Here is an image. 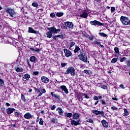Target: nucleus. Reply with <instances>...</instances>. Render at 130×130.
Returning <instances> with one entry per match:
<instances>
[{
    "label": "nucleus",
    "mask_w": 130,
    "mask_h": 130,
    "mask_svg": "<svg viewBox=\"0 0 130 130\" xmlns=\"http://www.w3.org/2000/svg\"><path fill=\"white\" fill-rule=\"evenodd\" d=\"M49 31L46 32L47 38H51L52 37V34H57L60 32V29H56L55 27L52 26L48 28Z\"/></svg>",
    "instance_id": "1"
},
{
    "label": "nucleus",
    "mask_w": 130,
    "mask_h": 130,
    "mask_svg": "<svg viewBox=\"0 0 130 130\" xmlns=\"http://www.w3.org/2000/svg\"><path fill=\"white\" fill-rule=\"evenodd\" d=\"M76 70L74 67L68 68L66 72H65L66 75H69L70 74L71 76L74 77L76 75Z\"/></svg>",
    "instance_id": "2"
},
{
    "label": "nucleus",
    "mask_w": 130,
    "mask_h": 130,
    "mask_svg": "<svg viewBox=\"0 0 130 130\" xmlns=\"http://www.w3.org/2000/svg\"><path fill=\"white\" fill-rule=\"evenodd\" d=\"M120 21L123 25H126L129 24V19H128V17L121 16L120 17Z\"/></svg>",
    "instance_id": "3"
},
{
    "label": "nucleus",
    "mask_w": 130,
    "mask_h": 130,
    "mask_svg": "<svg viewBox=\"0 0 130 130\" xmlns=\"http://www.w3.org/2000/svg\"><path fill=\"white\" fill-rule=\"evenodd\" d=\"M5 12H6V13H8V14L10 15V17H13L16 15V12H15V10L10 8L5 9Z\"/></svg>",
    "instance_id": "4"
},
{
    "label": "nucleus",
    "mask_w": 130,
    "mask_h": 130,
    "mask_svg": "<svg viewBox=\"0 0 130 130\" xmlns=\"http://www.w3.org/2000/svg\"><path fill=\"white\" fill-rule=\"evenodd\" d=\"M90 25H91V26H104V24H103V23L97 20L90 21Z\"/></svg>",
    "instance_id": "5"
},
{
    "label": "nucleus",
    "mask_w": 130,
    "mask_h": 130,
    "mask_svg": "<svg viewBox=\"0 0 130 130\" xmlns=\"http://www.w3.org/2000/svg\"><path fill=\"white\" fill-rule=\"evenodd\" d=\"M78 56L79 59L83 61V62H88V63H89V61H88V60L87 59V57H86V56H84L83 54H80L78 55Z\"/></svg>",
    "instance_id": "6"
},
{
    "label": "nucleus",
    "mask_w": 130,
    "mask_h": 130,
    "mask_svg": "<svg viewBox=\"0 0 130 130\" xmlns=\"http://www.w3.org/2000/svg\"><path fill=\"white\" fill-rule=\"evenodd\" d=\"M88 16H89V12H88V11L84 10L81 12L79 17H81V18H84V19H87V18H88Z\"/></svg>",
    "instance_id": "7"
},
{
    "label": "nucleus",
    "mask_w": 130,
    "mask_h": 130,
    "mask_svg": "<svg viewBox=\"0 0 130 130\" xmlns=\"http://www.w3.org/2000/svg\"><path fill=\"white\" fill-rule=\"evenodd\" d=\"M63 51L65 53V56H66V57H70V56H72V52L71 51L68 50L67 49H64Z\"/></svg>",
    "instance_id": "8"
},
{
    "label": "nucleus",
    "mask_w": 130,
    "mask_h": 130,
    "mask_svg": "<svg viewBox=\"0 0 130 130\" xmlns=\"http://www.w3.org/2000/svg\"><path fill=\"white\" fill-rule=\"evenodd\" d=\"M64 24L65 26H67V27H68V28H70V29H73V28H74V24L73 22L67 21L65 22Z\"/></svg>",
    "instance_id": "9"
},
{
    "label": "nucleus",
    "mask_w": 130,
    "mask_h": 130,
    "mask_svg": "<svg viewBox=\"0 0 130 130\" xmlns=\"http://www.w3.org/2000/svg\"><path fill=\"white\" fill-rule=\"evenodd\" d=\"M24 117L26 119H32L33 118V115H32L30 113L27 112L24 114Z\"/></svg>",
    "instance_id": "10"
},
{
    "label": "nucleus",
    "mask_w": 130,
    "mask_h": 130,
    "mask_svg": "<svg viewBox=\"0 0 130 130\" xmlns=\"http://www.w3.org/2000/svg\"><path fill=\"white\" fill-rule=\"evenodd\" d=\"M70 119L71 120V123L72 125L77 126V125H80V120H78L77 121H76L74 119Z\"/></svg>",
    "instance_id": "11"
},
{
    "label": "nucleus",
    "mask_w": 130,
    "mask_h": 130,
    "mask_svg": "<svg viewBox=\"0 0 130 130\" xmlns=\"http://www.w3.org/2000/svg\"><path fill=\"white\" fill-rule=\"evenodd\" d=\"M41 81L42 83H44L45 84H47L49 83V79L45 76H42L41 77Z\"/></svg>",
    "instance_id": "12"
},
{
    "label": "nucleus",
    "mask_w": 130,
    "mask_h": 130,
    "mask_svg": "<svg viewBox=\"0 0 130 130\" xmlns=\"http://www.w3.org/2000/svg\"><path fill=\"white\" fill-rule=\"evenodd\" d=\"M60 89L62 90V91H64L65 94H69V90L68 89L66 85H61L60 87Z\"/></svg>",
    "instance_id": "13"
},
{
    "label": "nucleus",
    "mask_w": 130,
    "mask_h": 130,
    "mask_svg": "<svg viewBox=\"0 0 130 130\" xmlns=\"http://www.w3.org/2000/svg\"><path fill=\"white\" fill-rule=\"evenodd\" d=\"M15 70L17 73H23V68L20 66L15 67Z\"/></svg>",
    "instance_id": "14"
},
{
    "label": "nucleus",
    "mask_w": 130,
    "mask_h": 130,
    "mask_svg": "<svg viewBox=\"0 0 130 130\" xmlns=\"http://www.w3.org/2000/svg\"><path fill=\"white\" fill-rule=\"evenodd\" d=\"M28 32L34 33V34H38L39 33V32L34 30L32 27H28Z\"/></svg>",
    "instance_id": "15"
},
{
    "label": "nucleus",
    "mask_w": 130,
    "mask_h": 130,
    "mask_svg": "<svg viewBox=\"0 0 130 130\" xmlns=\"http://www.w3.org/2000/svg\"><path fill=\"white\" fill-rule=\"evenodd\" d=\"M14 110L15 109L14 108H8V109H6V112L7 114H12Z\"/></svg>",
    "instance_id": "16"
},
{
    "label": "nucleus",
    "mask_w": 130,
    "mask_h": 130,
    "mask_svg": "<svg viewBox=\"0 0 130 130\" xmlns=\"http://www.w3.org/2000/svg\"><path fill=\"white\" fill-rule=\"evenodd\" d=\"M72 117L74 119L77 120L80 118V114H78L77 113H75L72 115Z\"/></svg>",
    "instance_id": "17"
},
{
    "label": "nucleus",
    "mask_w": 130,
    "mask_h": 130,
    "mask_svg": "<svg viewBox=\"0 0 130 130\" xmlns=\"http://www.w3.org/2000/svg\"><path fill=\"white\" fill-rule=\"evenodd\" d=\"M101 123L102 124L104 127H108V123L106 122V120H103L101 121Z\"/></svg>",
    "instance_id": "18"
},
{
    "label": "nucleus",
    "mask_w": 130,
    "mask_h": 130,
    "mask_svg": "<svg viewBox=\"0 0 130 130\" xmlns=\"http://www.w3.org/2000/svg\"><path fill=\"white\" fill-rule=\"evenodd\" d=\"M114 51L116 53L115 56H118V55H119V49L118 48V47H115Z\"/></svg>",
    "instance_id": "19"
},
{
    "label": "nucleus",
    "mask_w": 130,
    "mask_h": 130,
    "mask_svg": "<svg viewBox=\"0 0 130 130\" xmlns=\"http://www.w3.org/2000/svg\"><path fill=\"white\" fill-rule=\"evenodd\" d=\"M36 91H37V92H38V93H40L38 95L37 97H40V96H41L42 95V93H41V88H35Z\"/></svg>",
    "instance_id": "20"
},
{
    "label": "nucleus",
    "mask_w": 130,
    "mask_h": 130,
    "mask_svg": "<svg viewBox=\"0 0 130 130\" xmlns=\"http://www.w3.org/2000/svg\"><path fill=\"white\" fill-rule=\"evenodd\" d=\"M56 111H58L59 115H62V114L63 113V110H62L61 108L59 107L57 108Z\"/></svg>",
    "instance_id": "21"
},
{
    "label": "nucleus",
    "mask_w": 130,
    "mask_h": 130,
    "mask_svg": "<svg viewBox=\"0 0 130 130\" xmlns=\"http://www.w3.org/2000/svg\"><path fill=\"white\" fill-rule=\"evenodd\" d=\"M124 110V113H123L122 115L123 116H127V115H129V113H128V111H127V110L125 108L123 109Z\"/></svg>",
    "instance_id": "22"
},
{
    "label": "nucleus",
    "mask_w": 130,
    "mask_h": 130,
    "mask_svg": "<svg viewBox=\"0 0 130 130\" xmlns=\"http://www.w3.org/2000/svg\"><path fill=\"white\" fill-rule=\"evenodd\" d=\"M22 79H23V80H29V79H30V75L28 74H26L24 75Z\"/></svg>",
    "instance_id": "23"
},
{
    "label": "nucleus",
    "mask_w": 130,
    "mask_h": 130,
    "mask_svg": "<svg viewBox=\"0 0 130 130\" xmlns=\"http://www.w3.org/2000/svg\"><path fill=\"white\" fill-rule=\"evenodd\" d=\"M80 50H81V48H80V47L79 46H76L74 50V53H77V52H79V51H80Z\"/></svg>",
    "instance_id": "24"
},
{
    "label": "nucleus",
    "mask_w": 130,
    "mask_h": 130,
    "mask_svg": "<svg viewBox=\"0 0 130 130\" xmlns=\"http://www.w3.org/2000/svg\"><path fill=\"white\" fill-rule=\"evenodd\" d=\"M102 105H103L104 107H106L108 105V104L103 100H101Z\"/></svg>",
    "instance_id": "25"
},
{
    "label": "nucleus",
    "mask_w": 130,
    "mask_h": 130,
    "mask_svg": "<svg viewBox=\"0 0 130 130\" xmlns=\"http://www.w3.org/2000/svg\"><path fill=\"white\" fill-rule=\"evenodd\" d=\"M64 116H66V117H69V118H71L72 116H73V113H64Z\"/></svg>",
    "instance_id": "26"
},
{
    "label": "nucleus",
    "mask_w": 130,
    "mask_h": 130,
    "mask_svg": "<svg viewBox=\"0 0 130 130\" xmlns=\"http://www.w3.org/2000/svg\"><path fill=\"white\" fill-rule=\"evenodd\" d=\"M11 126L17 128L19 127V124H18V123L16 122V121H14V123L11 124Z\"/></svg>",
    "instance_id": "27"
},
{
    "label": "nucleus",
    "mask_w": 130,
    "mask_h": 130,
    "mask_svg": "<svg viewBox=\"0 0 130 130\" xmlns=\"http://www.w3.org/2000/svg\"><path fill=\"white\" fill-rule=\"evenodd\" d=\"M51 123H57V118H51Z\"/></svg>",
    "instance_id": "28"
},
{
    "label": "nucleus",
    "mask_w": 130,
    "mask_h": 130,
    "mask_svg": "<svg viewBox=\"0 0 130 130\" xmlns=\"http://www.w3.org/2000/svg\"><path fill=\"white\" fill-rule=\"evenodd\" d=\"M29 60L31 62H35L36 61V57L34 56H32L29 58Z\"/></svg>",
    "instance_id": "29"
},
{
    "label": "nucleus",
    "mask_w": 130,
    "mask_h": 130,
    "mask_svg": "<svg viewBox=\"0 0 130 130\" xmlns=\"http://www.w3.org/2000/svg\"><path fill=\"white\" fill-rule=\"evenodd\" d=\"M84 73H85V74H87V75H92V71L90 70H84Z\"/></svg>",
    "instance_id": "30"
},
{
    "label": "nucleus",
    "mask_w": 130,
    "mask_h": 130,
    "mask_svg": "<svg viewBox=\"0 0 130 130\" xmlns=\"http://www.w3.org/2000/svg\"><path fill=\"white\" fill-rule=\"evenodd\" d=\"M31 6L34 7V8H37L38 7V3H37V2L35 1L32 3Z\"/></svg>",
    "instance_id": "31"
},
{
    "label": "nucleus",
    "mask_w": 130,
    "mask_h": 130,
    "mask_svg": "<svg viewBox=\"0 0 130 130\" xmlns=\"http://www.w3.org/2000/svg\"><path fill=\"white\" fill-rule=\"evenodd\" d=\"M56 16H57V17H62V16H63V13H62V12H57L56 14Z\"/></svg>",
    "instance_id": "32"
},
{
    "label": "nucleus",
    "mask_w": 130,
    "mask_h": 130,
    "mask_svg": "<svg viewBox=\"0 0 130 130\" xmlns=\"http://www.w3.org/2000/svg\"><path fill=\"white\" fill-rule=\"evenodd\" d=\"M87 38H88V39L89 40H91V41H92V40H93V39H94V36H93V35H91V36H90V35H87Z\"/></svg>",
    "instance_id": "33"
},
{
    "label": "nucleus",
    "mask_w": 130,
    "mask_h": 130,
    "mask_svg": "<svg viewBox=\"0 0 130 130\" xmlns=\"http://www.w3.org/2000/svg\"><path fill=\"white\" fill-rule=\"evenodd\" d=\"M99 35L102 37H107V34H104V32H100Z\"/></svg>",
    "instance_id": "34"
},
{
    "label": "nucleus",
    "mask_w": 130,
    "mask_h": 130,
    "mask_svg": "<svg viewBox=\"0 0 130 130\" xmlns=\"http://www.w3.org/2000/svg\"><path fill=\"white\" fill-rule=\"evenodd\" d=\"M14 115L15 117H20V115H21V114L19 112H15L14 113Z\"/></svg>",
    "instance_id": "35"
},
{
    "label": "nucleus",
    "mask_w": 130,
    "mask_h": 130,
    "mask_svg": "<svg viewBox=\"0 0 130 130\" xmlns=\"http://www.w3.org/2000/svg\"><path fill=\"white\" fill-rule=\"evenodd\" d=\"M100 88H102V89H104V90H106V89H107V86L106 85L100 84Z\"/></svg>",
    "instance_id": "36"
},
{
    "label": "nucleus",
    "mask_w": 130,
    "mask_h": 130,
    "mask_svg": "<svg viewBox=\"0 0 130 130\" xmlns=\"http://www.w3.org/2000/svg\"><path fill=\"white\" fill-rule=\"evenodd\" d=\"M5 85V82L2 79H0V86L4 87Z\"/></svg>",
    "instance_id": "37"
},
{
    "label": "nucleus",
    "mask_w": 130,
    "mask_h": 130,
    "mask_svg": "<svg viewBox=\"0 0 130 130\" xmlns=\"http://www.w3.org/2000/svg\"><path fill=\"white\" fill-rule=\"evenodd\" d=\"M117 60H118L117 58H113V59H112L111 62L112 63H115V62H116L117 61Z\"/></svg>",
    "instance_id": "38"
},
{
    "label": "nucleus",
    "mask_w": 130,
    "mask_h": 130,
    "mask_svg": "<svg viewBox=\"0 0 130 130\" xmlns=\"http://www.w3.org/2000/svg\"><path fill=\"white\" fill-rule=\"evenodd\" d=\"M21 100H22V101H23V102H26V99L25 98V96H24L23 94H21Z\"/></svg>",
    "instance_id": "39"
},
{
    "label": "nucleus",
    "mask_w": 130,
    "mask_h": 130,
    "mask_svg": "<svg viewBox=\"0 0 130 130\" xmlns=\"http://www.w3.org/2000/svg\"><path fill=\"white\" fill-rule=\"evenodd\" d=\"M44 122V121H43L42 118H40V121H39V124H40V125H43Z\"/></svg>",
    "instance_id": "40"
},
{
    "label": "nucleus",
    "mask_w": 130,
    "mask_h": 130,
    "mask_svg": "<svg viewBox=\"0 0 130 130\" xmlns=\"http://www.w3.org/2000/svg\"><path fill=\"white\" fill-rule=\"evenodd\" d=\"M86 121L87 122H89V123H93V122H94L93 119L91 118L87 119Z\"/></svg>",
    "instance_id": "41"
},
{
    "label": "nucleus",
    "mask_w": 130,
    "mask_h": 130,
    "mask_svg": "<svg viewBox=\"0 0 130 130\" xmlns=\"http://www.w3.org/2000/svg\"><path fill=\"white\" fill-rule=\"evenodd\" d=\"M53 97H54V98H56V99H60V96H59V95H57V94H54L53 95Z\"/></svg>",
    "instance_id": "42"
},
{
    "label": "nucleus",
    "mask_w": 130,
    "mask_h": 130,
    "mask_svg": "<svg viewBox=\"0 0 130 130\" xmlns=\"http://www.w3.org/2000/svg\"><path fill=\"white\" fill-rule=\"evenodd\" d=\"M93 113L96 115H99V111L98 110H93Z\"/></svg>",
    "instance_id": "43"
},
{
    "label": "nucleus",
    "mask_w": 130,
    "mask_h": 130,
    "mask_svg": "<svg viewBox=\"0 0 130 130\" xmlns=\"http://www.w3.org/2000/svg\"><path fill=\"white\" fill-rule=\"evenodd\" d=\"M82 96H84L86 99H89V98H90V97L88 96V94L86 93H82Z\"/></svg>",
    "instance_id": "44"
},
{
    "label": "nucleus",
    "mask_w": 130,
    "mask_h": 130,
    "mask_svg": "<svg viewBox=\"0 0 130 130\" xmlns=\"http://www.w3.org/2000/svg\"><path fill=\"white\" fill-rule=\"evenodd\" d=\"M112 110H118V108H117L116 107L114 106H112L111 107Z\"/></svg>",
    "instance_id": "45"
},
{
    "label": "nucleus",
    "mask_w": 130,
    "mask_h": 130,
    "mask_svg": "<svg viewBox=\"0 0 130 130\" xmlns=\"http://www.w3.org/2000/svg\"><path fill=\"white\" fill-rule=\"evenodd\" d=\"M124 60H126V58H125V57H123V58L120 59V62H123Z\"/></svg>",
    "instance_id": "46"
},
{
    "label": "nucleus",
    "mask_w": 130,
    "mask_h": 130,
    "mask_svg": "<svg viewBox=\"0 0 130 130\" xmlns=\"http://www.w3.org/2000/svg\"><path fill=\"white\" fill-rule=\"evenodd\" d=\"M100 42L97 41H94L93 42V44H95V45H100Z\"/></svg>",
    "instance_id": "47"
},
{
    "label": "nucleus",
    "mask_w": 130,
    "mask_h": 130,
    "mask_svg": "<svg viewBox=\"0 0 130 130\" xmlns=\"http://www.w3.org/2000/svg\"><path fill=\"white\" fill-rule=\"evenodd\" d=\"M41 93H42V94H44V93H46V90L45 89H41Z\"/></svg>",
    "instance_id": "48"
},
{
    "label": "nucleus",
    "mask_w": 130,
    "mask_h": 130,
    "mask_svg": "<svg viewBox=\"0 0 130 130\" xmlns=\"http://www.w3.org/2000/svg\"><path fill=\"white\" fill-rule=\"evenodd\" d=\"M50 17H51V18H55V13H51Z\"/></svg>",
    "instance_id": "49"
},
{
    "label": "nucleus",
    "mask_w": 130,
    "mask_h": 130,
    "mask_svg": "<svg viewBox=\"0 0 130 130\" xmlns=\"http://www.w3.org/2000/svg\"><path fill=\"white\" fill-rule=\"evenodd\" d=\"M26 63H27V64H28V67L29 68V69H31V64H30V62H29V60L26 61Z\"/></svg>",
    "instance_id": "50"
},
{
    "label": "nucleus",
    "mask_w": 130,
    "mask_h": 130,
    "mask_svg": "<svg viewBox=\"0 0 130 130\" xmlns=\"http://www.w3.org/2000/svg\"><path fill=\"white\" fill-rule=\"evenodd\" d=\"M34 75L35 76H38V75H39V72H38V71H35L34 72Z\"/></svg>",
    "instance_id": "51"
},
{
    "label": "nucleus",
    "mask_w": 130,
    "mask_h": 130,
    "mask_svg": "<svg viewBox=\"0 0 130 130\" xmlns=\"http://www.w3.org/2000/svg\"><path fill=\"white\" fill-rule=\"evenodd\" d=\"M101 114V115H104V111H99V115Z\"/></svg>",
    "instance_id": "52"
},
{
    "label": "nucleus",
    "mask_w": 130,
    "mask_h": 130,
    "mask_svg": "<svg viewBox=\"0 0 130 130\" xmlns=\"http://www.w3.org/2000/svg\"><path fill=\"white\" fill-rule=\"evenodd\" d=\"M115 11V7H111V13H113Z\"/></svg>",
    "instance_id": "53"
},
{
    "label": "nucleus",
    "mask_w": 130,
    "mask_h": 130,
    "mask_svg": "<svg viewBox=\"0 0 130 130\" xmlns=\"http://www.w3.org/2000/svg\"><path fill=\"white\" fill-rule=\"evenodd\" d=\"M56 108V106L55 105H53L52 107L51 108V110H54Z\"/></svg>",
    "instance_id": "54"
},
{
    "label": "nucleus",
    "mask_w": 130,
    "mask_h": 130,
    "mask_svg": "<svg viewBox=\"0 0 130 130\" xmlns=\"http://www.w3.org/2000/svg\"><path fill=\"white\" fill-rule=\"evenodd\" d=\"M61 66L62 68H64V67H66L67 66V63H61Z\"/></svg>",
    "instance_id": "55"
},
{
    "label": "nucleus",
    "mask_w": 130,
    "mask_h": 130,
    "mask_svg": "<svg viewBox=\"0 0 130 130\" xmlns=\"http://www.w3.org/2000/svg\"><path fill=\"white\" fill-rule=\"evenodd\" d=\"M120 88L121 89H125V87H124V86H123V84H120Z\"/></svg>",
    "instance_id": "56"
},
{
    "label": "nucleus",
    "mask_w": 130,
    "mask_h": 130,
    "mask_svg": "<svg viewBox=\"0 0 130 130\" xmlns=\"http://www.w3.org/2000/svg\"><path fill=\"white\" fill-rule=\"evenodd\" d=\"M75 44V42H71L70 44V47H73V46H74Z\"/></svg>",
    "instance_id": "57"
},
{
    "label": "nucleus",
    "mask_w": 130,
    "mask_h": 130,
    "mask_svg": "<svg viewBox=\"0 0 130 130\" xmlns=\"http://www.w3.org/2000/svg\"><path fill=\"white\" fill-rule=\"evenodd\" d=\"M62 29H66L67 30V29H68V27H67L66 25H62L61 26Z\"/></svg>",
    "instance_id": "58"
},
{
    "label": "nucleus",
    "mask_w": 130,
    "mask_h": 130,
    "mask_svg": "<svg viewBox=\"0 0 130 130\" xmlns=\"http://www.w3.org/2000/svg\"><path fill=\"white\" fill-rule=\"evenodd\" d=\"M93 100H96L97 101H98L99 100L98 96L94 95L93 96Z\"/></svg>",
    "instance_id": "59"
},
{
    "label": "nucleus",
    "mask_w": 130,
    "mask_h": 130,
    "mask_svg": "<svg viewBox=\"0 0 130 130\" xmlns=\"http://www.w3.org/2000/svg\"><path fill=\"white\" fill-rule=\"evenodd\" d=\"M112 100H114L115 101H117L118 99L116 98H112Z\"/></svg>",
    "instance_id": "60"
},
{
    "label": "nucleus",
    "mask_w": 130,
    "mask_h": 130,
    "mask_svg": "<svg viewBox=\"0 0 130 130\" xmlns=\"http://www.w3.org/2000/svg\"><path fill=\"white\" fill-rule=\"evenodd\" d=\"M30 50H31V51H33V52H35V49L33 48H30Z\"/></svg>",
    "instance_id": "61"
},
{
    "label": "nucleus",
    "mask_w": 130,
    "mask_h": 130,
    "mask_svg": "<svg viewBox=\"0 0 130 130\" xmlns=\"http://www.w3.org/2000/svg\"><path fill=\"white\" fill-rule=\"evenodd\" d=\"M127 66L130 67V60L127 61Z\"/></svg>",
    "instance_id": "62"
},
{
    "label": "nucleus",
    "mask_w": 130,
    "mask_h": 130,
    "mask_svg": "<svg viewBox=\"0 0 130 130\" xmlns=\"http://www.w3.org/2000/svg\"><path fill=\"white\" fill-rule=\"evenodd\" d=\"M36 52H39V51H40V49H35Z\"/></svg>",
    "instance_id": "63"
},
{
    "label": "nucleus",
    "mask_w": 130,
    "mask_h": 130,
    "mask_svg": "<svg viewBox=\"0 0 130 130\" xmlns=\"http://www.w3.org/2000/svg\"><path fill=\"white\" fill-rule=\"evenodd\" d=\"M98 99H102V96L101 95H99L98 97Z\"/></svg>",
    "instance_id": "64"
}]
</instances>
